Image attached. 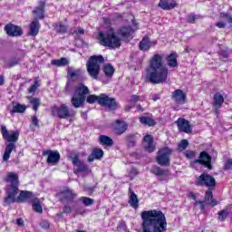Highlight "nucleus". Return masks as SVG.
<instances>
[{"label": "nucleus", "mask_w": 232, "mask_h": 232, "mask_svg": "<svg viewBox=\"0 0 232 232\" xmlns=\"http://www.w3.org/2000/svg\"><path fill=\"white\" fill-rule=\"evenodd\" d=\"M7 179L9 184L5 187V198L3 206H10L11 204H24L30 202L34 198V192L30 190H19V176L11 172Z\"/></svg>", "instance_id": "obj_1"}, {"label": "nucleus", "mask_w": 232, "mask_h": 232, "mask_svg": "<svg viewBox=\"0 0 232 232\" xmlns=\"http://www.w3.org/2000/svg\"><path fill=\"white\" fill-rule=\"evenodd\" d=\"M162 59L161 54H153L149 62V66L145 69V77L151 84H164L168 81L169 70L164 65Z\"/></svg>", "instance_id": "obj_2"}, {"label": "nucleus", "mask_w": 232, "mask_h": 232, "mask_svg": "<svg viewBox=\"0 0 232 232\" xmlns=\"http://www.w3.org/2000/svg\"><path fill=\"white\" fill-rule=\"evenodd\" d=\"M142 232H166L168 221L161 210L151 209L141 212Z\"/></svg>", "instance_id": "obj_3"}, {"label": "nucleus", "mask_w": 232, "mask_h": 232, "mask_svg": "<svg viewBox=\"0 0 232 232\" xmlns=\"http://www.w3.org/2000/svg\"><path fill=\"white\" fill-rule=\"evenodd\" d=\"M1 133L5 142L3 160L4 162H8V160H10V155H12V151L15 150V143L17 142V140H19V135H21V132H19V130H13L10 132V130H6V126L2 125Z\"/></svg>", "instance_id": "obj_4"}, {"label": "nucleus", "mask_w": 232, "mask_h": 232, "mask_svg": "<svg viewBox=\"0 0 232 232\" xmlns=\"http://www.w3.org/2000/svg\"><path fill=\"white\" fill-rule=\"evenodd\" d=\"M98 41L101 46H104L109 50H115L116 48H121V46H122V43H121V37L117 35V33L113 28H111L105 32H99Z\"/></svg>", "instance_id": "obj_5"}, {"label": "nucleus", "mask_w": 232, "mask_h": 232, "mask_svg": "<svg viewBox=\"0 0 232 232\" xmlns=\"http://www.w3.org/2000/svg\"><path fill=\"white\" fill-rule=\"evenodd\" d=\"M85 101L88 104H95V102H97L100 106L108 108L109 110H111V111H115L119 106V102H117L115 98H111L104 93H101L99 96L90 94L85 98Z\"/></svg>", "instance_id": "obj_6"}, {"label": "nucleus", "mask_w": 232, "mask_h": 232, "mask_svg": "<svg viewBox=\"0 0 232 232\" xmlns=\"http://www.w3.org/2000/svg\"><path fill=\"white\" fill-rule=\"evenodd\" d=\"M102 63H104V57L102 55H92L89 58L86 66L87 72L92 79H94L95 81L99 79L101 64Z\"/></svg>", "instance_id": "obj_7"}, {"label": "nucleus", "mask_w": 232, "mask_h": 232, "mask_svg": "<svg viewBox=\"0 0 232 232\" xmlns=\"http://www.w3.org/2000/svg\"><path fill=\"white\" fill-rule=\"evenodd\" d=\"M195 186H199L200 188H208V189L217 188V179L213 175L208 173H202L196 179Z\"/></svg>", "instance_id": "obj_8"}, {"label": "nucleus", "mask_w": 232, "mask_h": 232, "mask_svg": "<svg viewBox=\"0 0 232 232\" xmlns=\"http://www.w3.org/2000/svg\"><path fill=\"white\" fill-rule=\"evenodd\" d=\"M173 149L169 147H163L158 150L156 156V162L159 166H169L171 164V154Z\"/></svg>", "instance_id": "obj_9"}, {"label": "nucleus", "mask_w": 232, "mask_h": 232, "mask_svg": "<svg viewBox=\"0 0 232 232\" xmlns=\"http://www.w3.org/2000/svg\"><path fill=\"white\" fill-rule=\"evenodd\" d=\"M78 97L73 96L71 99V103L73 106V108H81L84 105V102H86V95L90 93V89L86 85H82L78 87Z\"/></svg>", "instance_id": "obj_10"}, {"label": "nucleus", "mask_w": 232, "mask_h": 232, "mask_svg": "<svg viewBox=\"0 0 232 232\" xmlns=\"http://www.w3.org/2000/svg\"><path fill=\"white\" fill-rule=\"evenodd\" d=\"M71 156V160L72 162L73 166H76V169H74V174L79 175V173H90L92 171V169H90V166L88 164L84 163V161H81V158L79 157V153H73Z\"/></svg>", "instance_id": "obj_11"}, {"label": "nucleus", "mask_w": 232, "mask_h": 232, "mask_svg": "<svg viewBox=\"0 0 232 232\" xmlns=\"http://www.w3.org/2000/svg\"><path fill=\"white\" fill-rule=\"evenodd\" d=\"M133 28L130 25L120 27L117 31V34L121 39V43H122V41L124 43H130V41L133 39Z\"/></svg>", "instance_id": "obj_12"}, {"label": "nucleus", "mask_w": 232, "mask_h": 232, "mask_svg": "<svg viewBox=\"0 0 232 232\" xmlns=\"http://www.w3.org/2000/svg\"><path fill=\"white\" fill-rule=\"evenodd\" d=\"M211 160H213V158L208 151L203 150L199 153V157L198 160H195V164H200L201 166H204L208 169H213V164L211 163Z\"/></svg>", "instance_id": "obj_13"}, {"label": "nucleus", "mask_w": 232, "mask_h": 232, "mask_svg": "<svg viewBox=\"0 0 232 232\" xmlns=\"http://www.w3.org/2000/svg\"><path fill=\"white\" fill-rule=\"evenodd\" d=\"M4 31L5 32L6 35H8V37H21L24 34L23 27L15 25L12 23L5 24Z\"/></svg>", "instance_id": "obj_14"}, {"label": "nucleus", "mask_w": 232, "mask_h": 232, "mask_svg": "<svg viewBox=\"0 0 232 232\" xmlns=\"http://www.w3.org/2000/svg\"><path fill=\"white\" fill-rule=\"evenodd\" d=\"M53 113H56L58 119H70L73 114L70 111L68 105L63 103L60 107L54 105L52 109Z\"/></svg>", "instance_id": "obj_15"}, {"label": "nucleus", "mask_w": 232, "mask_h": 232, "mask_svg": "<svg viewBox=\"0 0 232 232\" xmlns=\"http://www.w3.org/2000/svg\"><path fill=\"white\" fill-rule=\"evenodd\" d=\"M171 99L178 106H182L188 102V94L182 89H176L171 93Z\"/></svg>", "instance_id": "obj_16"}, {"label": "nucleus", "mask_w": 232, "mask_h": 232, "mask_svg": "<svg viewBox=\"0 0 232 232\" xmlns=\"http://www.w3.org/2000/svg\"><path fill=\"white\" fill-rule=\"evenodd\" d=\"M144 150L148 153H153L157 150V144L155 143V138L151 134H146L143 137Z\"/></svg>", "instance_id": "obj_17"}, {"label": "nucleus", "mask_w": 232, "mask_h": 232, "mask_svg": "<svg viewBox=\"0 0 232 232\" xmlns=\"http://www.w3.org/2000/svg\"><path fill=\"white\" fill-rule=\"evenodd\" d=\"M176 124L178 126V130L181 133H192L193 127H191V124L189 123V121L184 119V118H179L176 121Z\"/></svg>", "instance_id": "obj_18"}, {"label": "nucleus", "mask_w": 232, "mask_h": 232, "mask_svg": "<svg viewBox=\"0 0 232 232\" xmlns=\"http://www.w3.org/2000/svg\"><path fill=\"white\" fill-rule=\"evenodd\" d=\"M60 202H73L75 198H77V193L73 191V189H71L70 188H65L63 190L60 191Z\"/></svg>", "instance_id": "obj_19"}, {"label": "nucleus", "mask_w": 232, "mask_h": 232, "mask_svg": "<svg viewBox=\"0 0 232 232\" xmlns=\"http://www.w3.org/2000/svg\"><path fill=\"white\" fill-rule=\"evenodd\" d=\"M43 156L46 157L47 164H57L61 160V154L57 150H47L43 151Z\"/></svg>", "instance_id": "obj_20"}, {"label": "nucleus", "mask_w": 232, "mask_h": 232, "mask_svg": "<svg viewBox=\"0 0 232 232\" xmlns=\"http://www.w3.org/2000/svg\"><path fill=\"white\" fill-rule=\"evenodd\" d=\"M128 122L122 120H116L112 123V130L116 135H123L125 131H128Z\"/></svg>", "instance_id": "obj_21"}, {"label": "nucleus", "mask_w": 232, "mask_h": 232, "mask_svg": "<svg viewBox=\"0 0 232 232\" xmlns=\"http://www.w3.org/2000/svg\"><path fill=\"white\" fill-rule=\"evenodd\" d=\"M46 10V0H40L38 2V6L35 7V9L33 11V14L36 15L37 18L34 19H39L43 20L44 19V12Z\"/></svg>", "instance_id": "obj_22"}, {"label": "nucleus", "mask_w": 232, "mask_h": 232, "mask_svg": "<svg viewBox=\"0 0 232 232\" xmlns=\"http://www.w3.org/2000/svg\"><path fill=\"white\" fill-rule=\"evenodd\" d=\"M41 30V23H39V19H34L29 24V30L27 32V35L30 37H37L39 35V31Z\"/></svg>", "instance_id": "obj_23"}, {"label": "nucleus", "mask_w": 232, "mask_h": 232, "mask_svg": "<svg viewBox=\"0 0 232 232\" xmlns=\"http://www.w3.org/2000/svg\"><path fill=\"white\" fill-rule=\"evenodd\" d=\"M213 191H215V189L206 190L204 201L207 206H211L212 208H215V206H218V201H217V199L213 197Z\"/></svg>", "instance_id": "obj_24"}, {"label": "nucleus", "mask_w": 232, "mask_h": 232, "mask_svg": "<svg viewBox=\"0 0 232 232\" xmlns=\"http://www.w3.org/2000/svg\"><path fill=\"white\" fill-rule=\"evenodd\" d=\"M179 54L173 52L166 56V63L169 68H179Z\"/></svg>", "instance_id": "obj_25"}, {"label": "nucleus", "mask_w": 232, "mask_h": 232, "mask_svg": "<svg viewBox=\"0 0 232 232\" xmlns=\"http://www.w3.org/2000/svg\"><path fill=\"white\" fill-rule=\"evenodd\" d=\"M157 42L150 41V37L144 36L140 42L139 48L141 52H148L151 46H155Z\"/></svg>", "instance_id": "obj_26"}, {"label": "nucleus", "mask_w": 232, "mask_h": 232, "mask_svg": "<svg viewBox=\"0 0 232 232\" xmlns=\"http://www.w3.org/2000/svg\"><path fill=\"white\" fill-rule=\"evenodd\" d=\"M102 157H104V150H102V149L94 148L91 155L87 158V160L88 162H93L95 160H101Z\"/></svg>", "instance_id": "obj_27"}, {"label": "nucleus", "mask_w": 232, "mask_h": 232, "mask_svg": "<svg viewBox=\"0 0 232 232\" xmlns=\"http://www.w3.org/2000/svg\"><path fill=\"white\" fill-rule=\"evenodd\" d=\"M150 173L155 177H169V169H164L157 165L151 167Z\"/></svg>", "instance_id": "obj_28"}, {"label": "nucleus", "mask_w": 232, "mask_h": 232, "mask_svg": "<svg viewBox=\"0 0 232 232\" xmlns=\"http://www.w3.org/2000/svg\"><path fill=\"white\" fill-rule=\"evenodd\" d=\"M127 148H135L137 146V134L130 133L125 136Z\"/></svg>", "instance_id": "obj_29"}, {"label": "nucleus", "mask_w": 232, "mask_h": 232, "mask_svg": "<svg viewBox=\"0 0 232 232\" xmlns=\"http://www.w3.org/2000/svg\"><path fill=\"white\" fill-rule=\"evenodd\" d=\"M231 211H232V205H228L223 210L218 212V220L220 222H226V219L227 218V217H229V214H231Z\"/></svg>", "instance_id": "obj_30"}, {"label": "nucleus", "mask_w": 232, "mask_h": 232, "mask_svg": "<svg viewBox=\"0 0 232 232\" xmlns=\"http://www.w3.org/2000/svg\"><path fill=\"white\" fill-rule=\"evenodd\" d=\"M53 28H54L56 34H59L61 35L68 34V25L63 24V23H53Z\"/></svg>", "instance_id": "obj_31"}, {"label": "nucleus", "mask_w": 232, "mask_h": 232, "mask_svg": "<svg viewBox=\"0 0 232 232\" xmlns=\"http://www.w3.org/2000/svg\"><path fill=\"white\" fill-rule=\"evenodd\" d=\"M103 73L107 79H111L115 73V67L111 63H105L102 67Z\"/></svg>", "instance_id": "obj_32"}, {"label": "nucleus", "mask_w": 232, "mask_h": 232, "mask_svg": "<svg viewBox=\"0 0 232 232\" xmlns=\"http://www.w3.org/2000/svg\"><path fill=\"white\" fill-rule=\"evenodd\" d=\"M130 198H129V204L130 207L133 208V209H139V198L137 197V194L130 188Z\"/></svg>", "instance_id": "obj_33"}, {"label": "nucleus", "mask_w": 232, "mask_h": 232, "mask_svg": "<svg viewBox=\"0 0 232 232\" xmlns=\"http://www.w3.org/2000/svg\"><path fill=\"white\" fill-rule=\"evenodd\" d=\"M51 64L53 66H57L58 68H63L64 66H68L70 64V61L67 60L66 57H62L60 59H53L51 61Z\"/></svg>", "instance_id": "obj_34"}, {"label": "nucleus", "mask_w": 232, "mask_h": 232, "mask_svg": "<svg viewBox=\"0 0 232 232\" xmlns=\"http://www.w3.org/2000/svg\"><path fill=\"white\" fill-rule=\"evenodd\" d=\"M139 121L140 124H143V126H149V128L157 125V121L154 119L150 118L148 116H141L140 117Z\"/></svg>", "instance_id": "obj_35"}, {"label": "nucleus", "mask_w": 232, "mask_h": 232, "mask_svg": "<svg viewBox=\"0 0 232 232\" xmlns=\"http://www.w3.org/2000/svg\"><path fill=\"white\" fill-rule=\"evenodd\" d=\"M222 104H224V95H222L220 92H216L213 96L212 106L222 108Z\"/></svg>", "instance_id": "obj_36"}, {"label": "nucleus", "mask_w": 232, "mask_h": 232, "mask_svg": "<svg viewBox=\"0 0 232 232\" xmlns=\"http://www.w3.org/2000/svg\"><path fill=\"white\" fill-rule=\"evenodd\" d=\"M158 6L162 10H173L177 6V3H169L168 0H160Z\"/></svg>", "instance_id": "obj_37"}, {"label": "nucleus", "mask_w": 232, "mask_h": 232, "mask_svg": "<svg viewBox=\"0 0 232 232\" xmlns=\"http://www.w3.org/2000/svg\"><path fill=\"white\" fill-rule=\"evenodd\" d=\"M99 142L102 146H107L109 148L113 146V140L110 136L100 135Z\"/></svg>", "instance_id": "obj_38"}, {"label": "nucleus", "mask_w": 232, "mask_h": 232, "mask_svg": "<svg viewBox=\"0 0 232 232\" xmlns=\"http://www.w3.org/2000/svg\"><path fill=\"white\" fill-rule=\"evenodd\" d=\"M26 108L27 107L24 104L16 103L13 106L10 113L11 115H14V113H24V111H26Z\"/></svg>", "instance_id": "obj_39"}, {"label": "nucleus", "mask_w": 232, "mask_h": 232, "mask_svg": "<svg viewBox=\"0 0 232 232\" xmlns=\"http://www.w3.org/2000/svg\"><path fill=\"white\" fill-rule=\"evenodd\" d=\"M27 99H28L30 104H32L34 111H38L39 106H41V99L34 98L32 96H28Z\"/></svg>", "instance_id": "obj_40"}, {"label": "nucleus", "mask_w": 232, "mask_h": 232, "mask_svg": "<svg viewBox=\"0 0 232 232\" xmlns=\"http://www.w3.org/2000/svg\"><path fill=\"white\" fill-rule=\"evenodd\" d=\"M19 63H21V58H12L4 62V68H14V66H17Z\"/></svg>", "instance_id": "obj_41"}, {"label": "nucleus", "mask_w": 232, "mask_h": 232, "mask_svg": "<svg viewBox=\"0 0 232 232\" xmlns=\"http://www.w3.org/2000/svg\"><path fill=\"white\" fill-rule=\"evenodd\" d=\"M32 208L35 213H43V206L41 205V201L39 198H34L32 203Z\"/></svg>", "instance_id": "obj_42"}, {"label": "nucleus", "mask_w": 232, "mask_h": 232, "mask_svg": "<svg viewBox=\"0 0 232 232\" xmlns=\"http://www.w3.org/2000/svg\"><path fill=\"white\" fill-rule=\"evenodd\" d=\"M79 201L82 202L83 206H85L86 208H88L89 206H93V204H95V200L88 197H81L79 198Z\"/></svg>", "instance_id": "obj_43"}, {"label": "nucleus", "mask_w": 232, "mask_h": 232, "mask_svg": "<svg viewBox=\"0 0 232 232\" xmlns=\"http://www.w3.org/2000/svg\"><path fill=\"white\" fill-rule=\"evenodd\" d=\"M188 146H189V141L188 140H182L177 148V151L182 152L184 150H188Z\"/></svg>", "instance_id": "obj_44"}, {"label": "nucleus", "mask_w": 232, "mask_h": 232, "mask_svg": "<svg viewBox=\"0 0 232 232\" xmlns=\"http://www.w3.org/2000/svg\"><path fill=\"white\" fill-rule=\"evenodd\" d=\"M79 70L73 71L72 67L67 68V75H70L72 79H73V77H79Z\"/></svg>", "instance_id": "obj_45"}, {"label": "nucleus", "mask_w": 232, "mask_h": 232, "mask_svg": "<svg viewBox=\"0 0 232 232\" xmlns=\"http://www.w3.org/2000/svg\"><path fill=\"white\" fill-rule=\"evenodd\" d=\"M70 213H72V207L70 206V205H68V204H65L64 206H63V212H61V213H58L57 214V217H61L62 215H64V214H70Z\"/></svg>", "instance_id": "obj_46"}, {"label": "nucleus", "mask_w": 232, "mask_h": 232, "mask_svg": "<svg viewBox=\"0 0 232 232\" xmlns=\"http://www.w3.org/2000/svg\"><path fill=\"white\" fill-rule=\"evenodd\" d=\"M195 155H197V151L195 150H187L184 152V157L188 160L195 159Z\"/></svg>", "instance_id": "obj_47"}, {"label": "nucleus", "mask_w": 232, "mask_h": 232, "mask_svg": "<svg viewBox=\"0 0 232 232\" xmlns=\"http://www.w3.org/2000/svg\"><path fill=\"white\" fill-rule=\"evenodd\" d=\"M39 86V81L35 80L34 83L29 87L27 90L28 93H34V92L37 90V87Z\"/></svg>", "instance_id": "obj_48"}, {"label": "nucleus", "mask_w": 232, "mask_h": 232, "mask_svg": "<svg viewBox=\"0 0 232 232\" xmlns=\"http://www.w3.org/2000/svg\"><path fill=\"white\" fill-rule=\"evenodd\" d=\"M72 35H75V37H79L80 35H84V29L82 27H77V30H74L72 33Z\"/></svg>", "instance_id": "obj_49"}, {"label": "nucleus", "mask_w": 232, "mask_h": 232, "mask_svg": "<svg viewBox=\"0 0 232 232\" xmlns=\"http://www.w3.org/2000/svg\"><path fill=\"white\" fill-rule=\"evenodd\" d=\"M40 227H42V229H50V222L46 219L42 220L40 222Z\"/></svg>", "instance_id": "obj_50"}, {"label": "nucleus", "mask_w": 232, "mask_h": 232, "mask_svg": "<svg viewBox=\"0 0 232 232\" xmlns=\"http://www.w3.org/2000/svg\"><path fill=\"white\" fill-rule=\"evenodd\" d=\"M32 124L34 128H40L39 126V119L37 116L34 115L31 117Z\"/></svg>", "instance_id": "obj_51"}, {"label": "nucleus", "mask_w": 232, "mask_h": 232, "mask_svg": "<svg viewBox=\"0 0 232 232\" xmlns=\"http://www.w3.org/2000/svg\"><path fill=\"white\" fill-rule=\"evenodd\" d=\"M195 21H197V15L190 14L187 17V23L189 24H195Z\"/></svg>", "instance_id": "obj_52"}, {"label": "nucleus", "mask_w": 232, "mask_h": 232, "mask_svg": "<svg viewBox=\"0 0 232 232\" xmlns=\"http://www.w3.org/2000/svg\"><path fill=\"white\" fill-rule=\"evenodd\" d=\"M140 101V96L133 94L130 100V104H137Z\"/></svg>", "instance_id": "obj_53"}, {"label": "nucleus", "mask_w": 232, "mask_h": 232, "mask_svg": "<svg viewBox=\"0 0 232 232\" xmlns=\"http://www.w3.org/2000/svg\"><path fill=\"white\" fill-rule=\"evenodd\" d=\"M224 169L225 170H229V169H232V159H228L225 165H224Z\"/></svg>", "instance_id": "obj_54"}, {"label": "nucleus", "mask_w": 232, "mask_h": 232, "mask_svg": "<svg viewBox=\"0 0 232 232\" xmlns=\"http://www.w3.org/2000/svg\"><path fill=\"white\" fill-rule=\"evenodd\" d=\"M219 55L220 57H222L223 59H227V57H229V53H227V51L226 50H221L219 52Z\"/></svg>", "instance_id": "obj_55"}, {"label": "nucleus", "mask_w": 232, "mask_h": 232, "mask_svg": "<svg viewBox=\"0 0 232 232\" xmlns=\"http://www.w3.org/2000/svg\"><path fill=\"white\" fill-rule=\"evenodd\" d=\"M220 17H225L226 19H227L228 23H232V16L229 15V14L227 13H221Z\"/></svg>", "instance_id": "obj_56"}, {"label": "nucleus", "mask_w": 232, "mask_h": 232, "mask_svg": "<svg viewBox=\"0 0 232 232\" xmlns=\"http://www.w3.org/2000/svg\"><path fill=\"white\" fill-rule=\"evenodd\" d=\"M16 224L19 227H23L24 226V220L23 219V218H17Z\"/></svg>", "instance_id": "obj_57"}, {"label": "nucleus", "mask_w": 232, "mask_h": 232, "mask_svg": "<svg viewBox=\"0 0 232 232\" xmlns=\"http://www.w3.org/2000/svg\"><path fill=\"white\" fill-rule=\"evenodd\" d=\"M220 108L222 107H218V106H213V113L214 115H217V117H218V115H220Z\"/></svg>", "instance_id": "obj_58"}, {"label": "nucleus", "mask_w": 232, "mask_h": 232, "mask_svg": "<svg viewBox=\"0 0 232 232\" xmlns=\"http://www.w3.org/2000/svg\"><path fill=\"white\" fill-rule=\"evenodd\" d=\"M204 202L205 201L202 200L196 201V204H199L201 211H205L206 209V205L204 204Z\"/></svg>", "instance_id": "obj_59"}, {"label": "nucleus", "mask_w": 232, "mask_h": 232, "mask_svg": "<svg viewBox=\"0 0 232 232\" xmlns=\"http://www.w3.org/2000/svg\"><path fill=\"white\" fill-rule=\"evenodd\" d=\"M216 26L218 28H226V23H224V22H218V23H216Z\"/></svg>", "instance_id": "obj_60"}, {"label": "nucleus", "mask_w": 232, "mask_h": 232, "mask_svg": "<svg viewBox=\"0 0 232 232\" xmlns=\"http://www.w3.org/2000/svg\"><path fill=\"white\" fill-rule=\"evenodd\" d=\"M130 175H133L134 177H137V175H139V170H137V169H135V168H132L131 169H130Z\"/></svg>", "instance_id": "obj_61"}, {"label": "nucleus", "mask_w": 232, "mask_h": 232, "mask_svg": "<svg viewBox=\"0 0 232 232\" xmlns=\"http://www.w3.org/2000/svg\"><path fill=\"white\" fill-rule=\"evenodd\" d=\"M188 197L192 198V200H197V195L193 192H189Z\"/></svg>", "instance_id": "obj_62"}, {"label": "nucleus", "mask_w": 232, "mask_h": 232, "mask_svg": "<svg viewBox=\"0 0 232 232\" xmlns=\"http://www.w3.org/2000/svg\"><path fill=\"white\" fill-rule=\"evenodd\" d=\"M136 109H137V111H140V112L144 111V108H143V106L140 105V104H138V105L136 106Z\"/></svg>", "instance_id": "obj_63"}, {"label": "nucleus", "mask_w": 232, "mask_h": 232, "mask_svg": "<svg viewBox=\"0 0 232 232\" xmlns=\"http://www.w3.org/2000/svg\"><path fill=\"white\" fill-rule=\"evenodd\" d=\"M131 106L130 105H127L125 106V111H131Z\"/></svg>", "instance_id": "obj_64"}]
</instances>
